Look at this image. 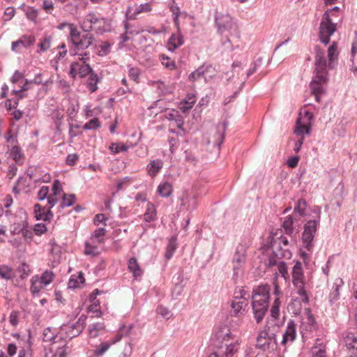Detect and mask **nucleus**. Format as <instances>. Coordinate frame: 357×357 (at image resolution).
<instances>
[{
  "label": "nucleus",
  "instance_id": "f257e3e1",
  "mask_svg": "<svg viewBox=\"0 0 357 357\" xmlns=\"http://www.w3.org/2000/svg\"><path fill=\"white\" fill-rule=\"evenodd\" d=\"M314 66V75L310 83V88L317 102H319L320 95L324 93L322 84L328 80V72L324 52L318 48L316 50Z\"/></svg>",
  "mask_w": 357,
  "mask_h": 357
},
{
  "label": "nucleus",
  "instance_id": "f03ea898",
  "mask_svg": "<svg viewBox=\"0 0 357 357\" xmlns=\"http://www.w3.org/2000/svg\"><path fill=\"white\" fill-rule=\"evenodd\" d=\"M270 287L266 284L260 285L253 289L252 307L255 319L259 323L264 319L269 304Z\"/></svg>",
  "mask_w": 357,
  "mask_h": 357
},
{
  "label": "nucleus",
  "instance_id": "7ed1b4c3",
  "mask_svg": "<svg viewBox=\"0 0 357 357\" xmlns=\"http://www.w3.org/2000/svg\"><path fill=\"white\" fill-rule=\"evenodd\" d=\"M292 283L295 287L297 294L300 296L302 301L307 303L309 301L307 294V284L305 280V275L300 261H297L294 264L291 271Z\"/></svg>",
  "mask_w": 357,
  "mask_h": 357
},
{
  "label": "nucleus",
  "instance_id": "20e7f679",
  "mask_svg": "<svg viewBox=\"0 0 357 357\" xmlns=\"http://www.w3.org/2000/svg\"><path fill=\"white\" fill-rule=\"evenodd\" d=\"M55 278V273L51 270H45L41 275H33L30 279V292L33 296L38 295L54 282Z\"/></svg>",
  "mask_w": 357,
  "mask_h": 357
},
{
  "label": "nucleus",
  "instance_id": "39448f33",
  "mask_svg": "<svg viewBox=\"0 0 357 357\" xmlns=\"http://www.w3.org/2000/svg\"><path fill=\"white\" fill-rule=\"evenodd\" d=\"M215 336L218 340H222V342H225V357H231L239 349V339L232 337L231 333L227 326L220 328L215 332Z\"/></svg>",
  "mask_w": 357,
  "mask_h": 357
},
{
  "label": "nucleus",
  "instance_id": "423d86ee",
  "mask_svg": "<svg viewBox=\"0 0 357 357\" xmlns=\"http://www.w3.org/2000/svg\"><path fill=\"white\" fill-rule=\"evenodd\" d=\"M338 10L339 8L335 7L331 10H327L323 16L319 26V38L324 45L329 43L330 36L336 31V24L332 22L330 17L334 11Z\"/></svg>",
  "mask_w": 357,
  "mask_h": 357
},
{
  "label": "nucleus",
  "instance_id": "0eeeda50",
  "mask_svg": "<svg viewBox=\"0 0 357 357\" xmlns=\"http://www.w3.org/2000/svg\"><path fill=\"white\" fill-rule=\"evenodd\" d=\"M89 59L90 57L88 52L78 55V57L70 65V75L72 77H79L82 78L91 73L92 69L88 63Z\"/></svg>",
  "mask_w": 357,
  "mask_h": 357
},
{
  "label": "nucleus",
  "instance_id": "6e6552de",
  "mask_svg": "<svg viewBox=\"0 0 357 357\" xmlns=\"http://www.w3.org/2000/svg\"><path fill=\"white\" fill-rule=\"evenodd\" d=\"M246 291L240 288L236 290L234 297L231 302V315L236 317H243L248 312V302L245 298Z\"/></svg>",
  "mask_w": 357,
  "mask_h": 357
},
{
  "label": "nucleus",
  "instance_id": "1a4fd4ad",
  "mask_svg": "<svg viewBox=\"0 0 357 357\" xmlns=\"http://www.w3.org/2000/svg\"><path fill=\"white\" fill-rule=\"evenodd\" d=\"M313 119L314 115L310 111L301 112L296 122L294 133L298 137L305 139V135H308L310 133Z\"/></svg>",
  "mask_w": 357,
  "mask_h": 357
},
{
  "label": "nucleus",
  "instance_id": "9d476101",
  "mask_svg": "<svg viewBox=\"0 0 357 357\" xmlns=\"http://www.w3.org/2000/svg\"><path fill=\"white\" fill-rule=\"evenodd\" d=\"M70 29V37L75 47L79 50L88 48L93 41V37L91 33H87L81 35L77 27L73 24H68Z\"/></svg>",
  "mask_w": 357,
  "mask_h": 357
},
{
  "label": "nucleus",
  "instance_id": "9b49d317",
  "mask_svg": "<svg viewBox=\"0 0 357 357\" xmlns=\"http://www.w3.org/2000/svg\"><path fill=\"white\" fill-rule=\"evenodd\" d=\"M215 23L220 33L222 34L225 31H229L231 35H234L238 38H240V31L236 24L232 22L230 15L218 14L215 17Z\"/></svg>",
  "mask_w": 357,
  "mask_h": 357
},
{
  "label": "nucleus",
  "instance_id": "f8f14e48",
  "mask_svg": "<svg viewBox=\"0 0 357 357\" xmlns=\"http://www.w3.org/2000/svg\"><path fill=\"white\" fill-rule=\"evenodd\" d=\"M319 225V220H309L304 225V231L302 235V241L304 247L311 251L314 245L313 239L317 232V227Z\"/></svg>",
  "mask_w": 357,
  "mask_h": 357
},
{
  "label": "nucleus",
  "instance_id": "ddd939ff",
  "mask_svg": "<svg viewBox=\"0 0 357 357\" xmlns=\"http://www.w3.org/2000/svg\"><path fill=\"white\" fill-rule=\"evenodd\" d=\"M257 347L264 351H273L277 347L275 335H269L266 330L260 331L257 338Z\"/></svg>",
  "mask_w": 357,
  "mask_h": 357
},
{
  "label": "nucleus",
  "instance_id": "4468645a",
  "mask_svg": "<svg viewBox=\"0 0 357 357\" xmlns=\"http://www.w3.org/2000/svg\"><path fill=\"white\" fill-rule=\"evenodd\" d=\"M316 327L315 319L311 312L307 310L303 316L300 326L301 333L303 337L307 336L308 333L316 330Z\"/></svg>",
  "mask_w": 357,
  "mask_h": 357
},
{
  "label": "nucleus",
  "instance_id": "2eb2a0df",
  "mask_svg": "<svg viewBox=\"0 0 357 357\" xmlns=\"http://www.w3.org/2000/svg\"><path fill=\"white\" fill-rule=\"evenodd\" d=\"M296 337V327L293 321H289L287 324L286 329L283 333L281 344L283 346L287 344H291Z\"/></svg>",
  "mask_w": 357,
  "mask_h": 357
},
{
  "label": "nucleus",
  "instance_id": "dca6fc26",
  "mask_svg": "<svg viewBox=\"0 0 357 357\" xmlns=\"http://www.w3.org/2000/svg\"><path fill=\"white\" fill-rule=\"evenodd\" d=\"M102 20L97 17L94 13L87 14L81 22L83 30L89 32L95 29V26L101 23Z\"/></svg>",
  "mask_w": 357,
  "mask_h": 357
},
{
  "label": "nucleus",
  "instance_id": "f3484780",
  "mask_svg": "<svg viewBox=\"0 0 357 357\" xmlns=\"http://www.w3.org/2000/svg\"><path fill=\"white\" fill-rule=\"evenodd\" d=\"M246 260L245 249L243 247H238L233 258L234 271L238 274V270L241 269Z\"/></svg>",
  "mask_w": 357,
  "mask_h": 357
},
{
  "label": "nucleus",
  "instance_id": "a211bd4d",
  "mask_svg": "<svg viewBox=\"0 0 357 357\" xmlns=\"http://www.w3.org/2000/svg\"><path fill=\"white\" fill-rule=\"evenodd\" d=\"M296 244V241L292 240L289 241V240L285 236H281L279 239V247L282 250L281 253V257L287 259H289L291 257V252L290 248L294 247Z\"/></svg>",
  "mask_w": 357,
  "mask_h": 357
},
{
  "label": "nucleus",
  "instance_id": "6ab92c4d",
  "mask_svg": "<svg viewBox=\"0 0 357 357\" xmlns=\"http://www.w3.org/2000/svg\"><path fill=\"white\" fill-rule=\"evenodd\" d=\"M184 43L183 36L181 32L176 31L173 33L169 38L167 43V47L171 52L175 51L177 48L181 46Z\"/></svg>",
  "mask_w": 357,
  "mask_h": 357
},
{
  "label": "nucleus",
  "instance_id": "aec40b11",
  "mask_svg": "<svg viewBox=\"0 0 357 357\" xmlns=\"http://www.w3.org/2000/svg\"><path fill=\"white\" fill-rule=\"evenodd\" d=\"M34 213L37 220H50L53 217V214L50 208L42 206L38 204L34 205Z\"/></svg>",
  "mask_w": 357,
  "mask_h": 357
},
{
  "label": "nucleus",
  "instance_id": "412c9836",
  "mask_svg": "<svg viewBox=\"0 0 357 357\" xmlns=\"http://www.w3.org/2000/svg\"><path fill=\"white\" fill-rule=\"evenodd\" d=\"M342 342L349 351L351 350L357 345V332L345 331L343 333Z\"/></svg>",
  "mask_w": 357,
  "mask_h": 357
},
{
  "label": "nucleus",
  "instance_id": "4be33fe9",
  "mask_svg": "<svg viewBox=\"0 0 357 357\" xmlns=\"http://www.w3.org/2000/svg\"><path fill=\"white\" fill-rule=\"evenodd\" d=\"M312 357H328L326 344L321 339H317L311 349Z\"/></svg>",
  "mask_w": 357,
  "mask_h": 357
},
{
  "label": "nucleus",
  "instance_id": "5701e85b",
  "mask_svg": "<svg viewBox=\"0 0 357 357\" xmlns=\"http://www.w3.org/2000/svg\"><path fill=\"white\" fill-rule=\"evenodd\" d=\"M163 162L160 159L151 160L146 166V171L149 176L155 177L162 169Z\"/></svg>",
  "mask_w": 357,
  "mask_h": 357
},
{
  "label": "nucleus",
  "instance_id": "b1692460",
  "mask_svg": "<svg viewBox=\"0 0 357 357\" xmlns=\"http://www.w3.org/2000/svg\"><path fill=\"white\" fill-rule=\"evenodd\" d=\"M339 55L337 42L334 41L328 48V67L333 68Z\"/></svg>",
  "mask_w": 357,
  "mask_h": 357
},
{
  "label": "nucleus",
  "instance_id": "393cba45",
  "mask_svg": "<svg viewBox=\"0 0 357 357\" xmlns=\"http://www.w3.org/2000/svg\"><path fill=\"white\" fill-rule=\"evenodd\" d=\"M122 337V335H121L119 333L116 335V337L111 340L110 342H102L100 344H99L96 349L95 350V354L97 356H102L103 354H105L111 347V345L116 344Z\"/></svg>",
  "mask_w": 357,
  "mask_h": 357
},
{
  "label": "nucleus",
  "instance_id": "a878e982",
  "mask_svg": "<svg viewBox=\"0 0 357 357\" xmlns=\"http://www.w3.org/2000/svg\"><path fill=\"white\" fill-rule=\"evenodd\" d=\"M151 9V6L149 3L141 4L135 8L134 12H132L131 8H129L127 12V16L130 20H135L139 14L149 13Z\"/></svg>",
  "mask_w": 357,
  "mask_h": 357
},
{
  "label": "nucleus",
  "instance_id": "bb28decb",
  "mask_svg": "<svg viewBox=\"0 0 357 357\" xmlns=\"http://www.w3.org/2000/svg\"><path fill=\"white\" fill-rule=\"evenodd\" d=\"M128 268L130 272L132 273L135 278L141 277L143 274V270L139 266V264L136 258L132 257L128 261Z\"/></svg>",
  "mask_w": 357,
  "mask_h": 357
},
{
  "label": "nucleus",
  "instance_id": "cd10ccee",
  "mask_svg": "<svg viewBox=\"0 0 357 357\" xmlns=\"http://www.w3.org/2000/svg\"><path fill=\"white\" fill-rule=\"evenodd\" d=\"M182 205L186 206L188 210L195 209L197 206V199L195 195L185 192L181 198Z\"/></svg>",
  "mask_w": 357,
  "mask_h": 357
},
{
  "label": "nucleus",
  "instance_id": "c85d7f7f",
  "mask_svg": "<svg viewBox=\"0 0 357 357\" xmlns=\"http://www.w3.org/2000/svg\"><path fill=\"white\" fill-rule=\"evenodd\" d=\"M106 234V229L105 227H99L96 229L93 234L91 235L90 239L93 243H98L102 244L105 242V236Z\"/></svg>",
  "mask_w": 357,
  "mask_h": 357
},
{
  "label": "nucleus",
  "instance_id": "c756f323",
  "mask_svg": "<svg viewBox=\"0 0 357 357\" xmlns=\"http://www.w3.org/2000/svg\"><path fill=\"white\" fill-rule=\"evenodd\" d=\"M157 212L155 206L151 202H148L146 207V211L144 214V219L146 222H150L156 219Z\"/></svg>",
  "mask_w": 357,
  "mask_h": 357
},
{
  "label": "nucleus",
  "instance_id": "7c9ffc66",
  "mask_svg": "<svg viewBox=\"0 0 357 357\" xmlns=\"http://www.w3.org/2000/svg\"><path fill=\"white\" fill-rule=\"evenodd\" d=\"M45 73L37 74L33 80L26 81L25 84L22 86V91H26L29 89V85L31 84L46 85L47 84V79L45 77Z\"/></svg>",
  "mask_w": 357,
  "mask_h": 357
},
{
  "label": "nucleus",
  "instance_id": "2f4dec72",
  "mask_svg": "<svg viewBox=\"0 0 357 357\" xmlns=\"http://www.w3.org/2000/svg\"><path fill=\"white\" fill-rule=\"evenodd\" d=\"M134 145L131 144L130 146L126 144H123L121 142H113L109 146V149L114 154L119 153L120 152H126L129 148L133 147Z\"/></svg>",
  "mask_w": 357,
  "mask_h": 357
},
{
  "label": "nucleus",
  "instance_id": "473e14b6",
  "mask_svg": "<svg viewBox=\"0 0 357 357\" xmlns=\"http://www.w3.org/2000/svg\"><path fill=\"white\" fill-rule=\"evenodd\" d=\"M98 243H93L91 239L89 241L85 242V248L84 253L86 255L97 256L100 254V251L98 247Z\"/></svg>",
  "mask_w": 357,
  "mask_h": 357
},
{
  "label": "nucleus",
  "instance_id": "72a5a7b5",
  "mask_svg": "<svg viewBox=\"0 0 357 357\" xmlns=\"http://www.w3.org/2000/svg\"><path fill=\"white\" fill-rule=\"evenodd\" d=\"M157 191L162 197H167L172 194V185L169 182L162 183L158 185Z\"/></svg>",
  "mask_w": 357,
  "mask_h": 357
},
{
  "label": "nucleus",
  "instance_id": "f704fd0d",
  "mask_svg": "<svg viewBox=\"0 0 357 357\" xmlns=\"http://www.w3.org/2000/svg\"><path fill=\"white\" fill-rule=\"evenodd\" d=\"M160 60L161 61L162 65L167 69L169 70H174L176 69L177 66L174 60L172 59L170 57L162 54L160 56Z\"/></svg>",
  "mask_w": 357,
  "mask_h": 357
},
{
  "label": "nucleus",
  "instance_id": "c9c22d12",
  "mask_svg": "<svg viewBox=\"0 0 357 357\" xmlns=\"http://www.w3.org/2000/svg\"><path fill=\"white\" fill-rule=\"evenodd\" d=\"M196 102V97L194 95L188 94L186 99L181 102V109L183 112H187Z\"/></svg>",
  "mask_w": 357,
  "mask_h": 357
},
{
  "label": "nucleus",
  "instance_id": "e433bc0d",
  "mask_svg": "<svg viewBox=\"0 0 357 357\" xmlns=\"http://www.w3.org/2000/svg\"><path fill=\"white\" fill-rule=\"evenodd\" d=\"M89 77L87 80V88L89 90L93 93L95 92L98 87H97V83L98 82V78L96 74L93 73L92 71L91 73L89 74Z\"/></svg>",
  "mask_w": 357,
  "mask_h": 357
},
{
  "label": "nucleus",
  "instance_id": "4c0bfd02",
  "mask_svg": "<svg viewBox=\"0 0 357 357\" xmlns=\"http://www.w3.org/2000/svg\"><path fill=\"white\" fill-rule=\"evenodd\" d=\"M0 277L6 280H10L14 277V271L8 266H0Z\"/></svg>",
  "mask_w": 357,
  "mask_h": 357
},
{
  "label": "nucleus",
  "instance_id": "58836bf2",
  "mask_svg": "<svg viewBox=\"0 0 357 357\" xmlns=\"http://www.w3.org/2000/svg\"><path fill=\"white\" fill-rule=\"evenodd\" d=\"M105 326L102 323H96L89 326V333L91 337H96L99 332L104 329Z\"/></svg>",
  "mask_w": 357,
  "mask_h": 357
},
{
  "label": "nucleus",
  "instance_id": "ea45409f",
  "mask_svg": "<svg viewBox=\"0 0 357 357\" xmlns=\"http://www.w3.org/2000/svg\"><path fill=\"white\" fill-rule=\"evenodd\" d=\"M280 301L279 297H276L271 308V315L274 319H278L280 315Z\"/></svg>",
  "mask_w": 357,
  "mask_h": 357
},
{
  "label": "nucleus",
  "instance_id": "a19ab883",
  "mask_svg": "<svg viewBox=\"0 0 357 357\" xmlns=\"http://www.w3.org/2000/svg\"><path fill=\"white\" fill-rule=\"evenodd\" d=\"M293 225L294 220L291 216L286 217L282 223V227L285 231V233L289 236H291L294 231Z\"/></svg>",
  "mask_w": 357,
  "mask_h": 357
},
{
  "label": "nucleus",
  "instance_id": "79ce46f5",
  "mask_svg": "<svg viewBox=\"0 0 357 357\" xmlns=\"http://www.w3.org/2000/svg\"><path fill=\"white\" fill-rule=\"evenodd\" d=\"M19 41L22 46L27 47L33 45L36 38L33 35H23L20 38Z\"/></svg>",
  "mask_w": 357,
  "mask_h": 357
},
{
  "label": "nucleus",
  "instance_id": "37998d69",
  "mask_svg": "<svg viewBox=\"0 0 357 357\" xmlns=\"http://www.w3.org/2000/svg\"><path fill=\"white\" fill-rule=\"evenodd\" d=\"M85 320H86V317H84V316H81L78 321H77L76 324H73L72 326V327L73 328H76L77 329V332L75 333H73L72 334V336L73 337H75V336H77V335H79L81 331L83 330V328H84V326H85Z\"/></svg>",
  "mask_w": 357,
  "mask_h": 357
},
{
  "label": "nucleus",
  "instance_id": "c03bdc74",
  "mask_svg": "<svg viewBox=\"0 0 357 357\" xmlns=\"http://www.w3.org/2000/svg\"><path fill=\"white\" fill-rule=\"evenodd\" d=\"M75 200V196L74 195H62V202L61 203V207H66L72 206Z\"/></svg>",
  "mask_w": 357,
  "mask_h": 357
},
{
  "label": "nucleus",
  "instance_id": "a18cd8bd",
  "mask_svg": "<svg viewBox=\"0 0 357 357\" xmlns=\"http://www.w3.org/2000/svg\"><path fill=\"white\" fill-rule=\"evenodd\" d=\"M110 52V44L108 42H102L98 47V54L104 56Z\"/></svg>",
  "mask_w": 357,
  "mask_h": 357
},
{
  "label": "nucleus",
  "instance_id": "49530a36",
  "mask_svg": "<svg viewBox=\"0 0 357 357\" xmlns=\"http://www.w3.org/2000/svg\"><path fill=\"white\" fill-rule=\"evenodd\" d=\"M176 249V245L175 241L172 239L169 241V243L166 248V252H165V255L166 259H171L172 257L173 256Z\"/></svg>",
  "mask_w": 357,
  "mask_h": 357
},
{
  "label": "nucleus",
  "instance_id": "de8ad7c7",
  "mask_svg": "<svg viewBox=\"0 0 357 357\" xmlns=\"http://www.w3.org/2000/svg\"><path fill=\"white\" fill-rule=\"evenodd\" d=\"M10 145L13 146L12 149H10V155L15 161L17 162L22 157L21 149L19 146L17 145V144Z\"/></svg>",
  "mask_w": 357,
  "mask_h": 357
},
{
  "label": "nucleus",
  "instance_id": "09e8293b",
  "mask_svg": "<svg viewBox=\"0 0 357 357\" xmlns=\"http://www.w3.org/2000/svg\"><path fill=\"white\" fill-rule=\"evenodd\" d=\"M26 17L33 22H36L38 15V11L33 7H28L25 10Z\"/></svg>",
  "mask_w": 357,
  "mask_h": 357
},
{
  "label": "nucleus",
  "instance_id": "8fccbe9b",
  "mask_svg": "<svg viewBox=\"0 0 357 357\" xmlns=\"http://www.w3.org/2000/svg\"><path fill=\"white\" fill-rule=\"evenodd\" d=\"M85 280L82 273H79L77 276V279H74L73 278H70L69 281V287L76 288L80 286V284L84 282Z\"/></svg>",
  "mask_w": 357,
  "mask_h": 357
},
{
  "label": "nucleus",
  "instance_id": "3c124183",
  "mask_svg": "<svg viewBox=\"0 0 357 357\" xmlns=\"http://www.w3.org/2000/svg\"><path fill=\"white\" fill-rule=\"evenodd\" d=\"M307 207L306 202L301 199L298 201L296 206L294 208V211L298 213L301 215H304Z\"/></svg>",
  "mask_w": 357,
  "mask_h": 357
},
{
  "label": "nucleus",
  "instance_id": "603ef678",
  "mask_svg": "<svg viewBox=\"0 0 357 357\" xmlns=\"http://www.w3.org/2000/svg\"><path fill=\"white\" fill-rule=\"evenodd\" d=\"M52 36H45L38 44V46L41 51H46L50 47L52 42Z\"/></svg>",
  "mask_w": 357,
  "mask_h": 357
},
{
  "label": "nucleus",
  "instance_id": "864d4df0",
  "mask_svg": "<svg viewBox=\"0 0 357 357\" xmlns=\"http://www.w3.org/2000/svg\"><path fill=\"white\" fill-rule=\"evenodd\" d=\"M151 85L155 86L158 90L159 92L162 94H167L168 93H170V91L169 90L168 87L165 85V84L159 80L156 82H151Z\"/></svg>",
  "mask_w": 357,
  "mask_h": 357
},
{
  "label": "nucleus",
  "instance_id": "5fc2aeb1",
  "mask_svg": "<svg viewBox=\"0 0 357 357\" xmlns=\"http://www.w3.org/2000/svg\"><path fill=\"white\" fill-rule=\"evenodd\" d=\"M100 126V123L97 118L91 119L89 122L86 123L83 128L85 130H92L98 128Z\"/></svg>",
  "mask_w": 357,
  "mask_h": 357
},
{
  "label": "nucleus",
  "instance_id": "6e6d98bb",
  "mask_svg": "<svg viewBox=\"0 0 357 357\" xmlns=\"http://www.w3.org/2000/svg\"><path fill=\"white\" fill-rule=\"evenodd\" d=\"M52 194L54 195L62 196L63 189L61 183L59 180H55L52 185Z\"/></svg>",
  "mask_w": 357,
  "mask_h": 357
},
{
  "label": "nucleus",
  "instance_id": "4d7b16f0",
  "mask_svg": "<svg viewBox=\"0 0 357 357\" xmlns=\"http://www.w3.org/2000/svg\"><path fill=\"white\" fill-rule=\"evenodd\" d=\"M43 340L45 342H50L55 339V333L52 332L50 328H47L43 331Z\"/></svg>",
  "mask_w": 357,
  "mask_h": 357
},
{
  "label": "nucleus",
  "instance_id": "13d9d810",
  "mask_svg": "<svg viewBox=\"0 0 357 357\" xmlns=\"http://www.w3.org/2000/svg\"><path fill=\"white\" fill-rule=\"evenodd\" d=\"M278 268L282 276L287 280L289 278V274L286 264L284 261H280L278 265Z\"/></svg>",
  "mask_w": 357,
  "mask_h": 357
},
{
  "label": "nucleus",
  "instance_id": "bf43d9fd",
  "mask_svg": "<svg viewBox=\"0 0 357 357\" xmlns=\"http://www.w3.org/2000/svg\"><path fill=\"white\" fill-rule=\"evenodd\" d=\"M128 76L132 80H134L136 83H139V70L136 68H131L128 72Z\"/></svg>",
  "mask_w": 357,
  "mask_h": 357
},
{
  "label": "nucleus",
  "instance_id": "052dcab7",
  "mask_svg": "<svg viewBox=\"0 0 357 357\" xmlns=\"http://www.w3.org/2000/svg\"><path fill=\"white\" fill-rule=\"evenodd\" d=\"M6 142L10 145L17 144V135L13 132L12 130H9L5 136Z\"/></svg>",
  "mask_w": 357,
  "mask_h": 357
},
{
  "label": "nucleus",
  "instance_id": "680f3d73",
  "mask_svg": "<svg viewBox=\"0 0 357 357\" xmlns=\"http://www.w3.org/2000/svg\"><path fill=\"white\" fill-rule=\"evenodd\" d=\"M42 8L47 13H52L54 8V3L52 1L44 0L42 4Z\"/></svg>",
  "mask_w": 357,
  "mask_h": 357
},
{
  "label": "nucleus",
  "instance_id": "e2e57ef3",
  "mask_svg": "<svg viewBox=\"0 0 357 357\" xmlns=\"http://www.w3.org/2000/svg\"><path fill=\"white\" fill-rule=\"evenodd\" d=\"M107 220V218L105 216V214L102 213H98L95 215L93 218V223L95 225H99L101 223H103L105 226L106 224L105 222Z\"/></svg>",
  "mask_w": 357,
  "mask_h": 357
},
{
  "label": "nucleus",
  "instance_id": "0e129e2a",
  "mask_svg": "<svg viewBox=\"0 0 357 357\" xmlns=\"http://www.w3.org/2000/svg\"><path fill=\"white\" fill-rule=\"evenodd\" d=\"M49 188L47 186H43L38 192V198L40 200H43L46 197H48Z\"/></svg>",
  "mask_w": 357,
  "mask_h": 357
},
{
  "label": "nucleus",
  "instance_id": "69168bd1",
  "mask_svg": "<svg viewBox=\"0 0 357 357\" xmlns=\"http://www.w3.org/2000/svg\"><path fill=\"white\" fill-rule=\"evenodd\" d=\"M19 312L12 311L9 316V321L12 326H15L18 324Z\"/></svg>",
  "mask_w": 357,
  "mask_h": 357
},
{
  "label": "nucleus",
  "instance_id": "338daca9",
  "mask_svg": "<svg viewBox=\"0 0 357 357\" xmlns=\"http://www.w3.org/2000/svg\"><path fill=\"white\" fill-rule=\"evenodd\" d=\"M61 196L50 195L47 197L48 208L50 209L58 202Z\"/></svg>",
  "mask_w": 357,
  "mask_h": 357
},
{
  "label": "nucleus",
  "instance_id": "774afa93",
  "mask_svg": "<svg viewBox=\"0 0 357 357\" xmlns=\"http://www.w3.org/2000/svg\"><path fill=\"white\" fill-rule=\"evenodd\" d=\"M157 312L158 314L162 315L164 318L169 319V317L171 316L170 311L165 307L163 306H159L157 308Z\"/></svg>",
  "mask_w": 357,
  "mask_h": 357
}]
</instances>
